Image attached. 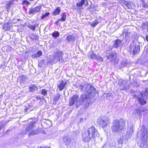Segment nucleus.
I'll list each match as a JSON object with an SVG mask.
<instances>
[{"mask_svg": "<svg viewBox=\"0 0 148 148\" xmlns=\"http://www.w3.org/2000/svg\"><path fill=\"white\" fill-rule=\"evenodd\" d=\"M78 97V95H75L72 97L69 100V106H71L76 102V107L78 108L84 103V108H88L90 103V101L89 99L87 98V96L85 95H82L80 96L79 99L77 101Z\"/></svg>", "mask_w": 148, "mask_h": 148, "instance_id": "1", "label": "nucleus"}, {"mask_svg": "<svg viewBox=\"0 0 148 148\" xmlns=\"http://www.w3.org/2000/svg\"><path fill=\"white\" fill-rule=\"evenodd\" d=\"M79 87L81 90L86 93V94L83 95H86L90 101V99L95 97L97 93L95 88L90 84L81 83L79 85Z\"/></svg>", "mask_w": 148, "mask_h": 148, "instance_id": "2", "label": "nucleus"}, {"mask_svg": "<svg viewBox=\"0 0 148 148\" xmlns=\"http://www.w3.org/2000/svg\"><path fill=\"white\" fill-rule=\"evenodd\" d=\"M97 130L93 126L86 130L82 134V140L85 142H88L92 138H94L98 135Z\"/></svg>", "mask_w": 148, "mask_h": 148, "instance_id": "3", "label": "nucleus"}, {"mask_svg": "<svg viewBox=\"0 0 148 148\" xmlns=\"http://www.w3.org/2000/svg\"><path fill=\"white\" fill-rule=\"evenodd\" d=\"M140 136V137L138 138V145L141 148H146L147 147V130L144 125H143L141 127Z\"/></svg>", "mask_w": 148, "mask_h": 148, "instance_id": "4", "label": "nucleus"}, {"mask_svg": "<svg viewBox=\"0 0 148 148\" xmlns=\"http://www.w3.org/2000/svg\"><path fill=\"white\" fill-rule=\"evenodd\" d=\"M63 54L62 51H58L54 53L53 56L50 57L47 59L48 63L51 64L52 63H56L58 62L63 60L62 57Z\"/></svg>", "mask_w": 148, "mask_h": 148, "instance_id": "5", "label": "nucleus"}, {"mask_svg": "<svg viewBox=\"0 0 148 148\" xmlns=\"http://www.w3.org/2000/svg\"><path fill=\"white\" fill-rule=\"evenodd\" d=\"M124 124H121L117 119L113 120L112 122L111 128L114 133H119L123 129Z\"/></svg>", "mask_w": 148, "mask_h": 148, "instance_id": "6", "label": "nucleus"}, {"mask_svg": "<svg viewBox=\"0 0 148 148\" xmlns=\"http://www.w3.org/2000/svg\"><path fill=\"white\" fill-rule=\"evenodd\" d=\"M97 123L102 128H105L107 127L110 123L109 118L108 116H102L97 120Z\"/></svg>", "mask_w": 148, "mask_h": 148, "instance_id": "7", "label": "nucleus"}, {"mask_svg": "<svg viewBox=\"0 0 148 148\" xmlns=\"http://www.w3.org/2000/svg\"><path fill=\"white\" fill-rule=\"evenodd\" d=\"M106 58L110 62H112L115 64H117L119 61L117 53L116 52H111L109 53L106 54Z\"/></svg>", "mask_w": 148, "mask_h": 148, "instance_id": "8", "label": "nucleus"}, {"mask_svg": "<svg viewBox=\"0 0 148 148\" xmlns=\"http://www.w3.org/2000/svg\"><path fill=\"white\" fill-rule=\"evenodd\" d=\"M141 97L138 98V100L140 104L143 105L145 104L147 102L145 100L148 99V88L145 89V91L141 93Z\"/></svg>", "mask_w": 148, "mask_h": 148, "instance_id": "9", "label": "nucleus"}, {"mask_svg": "<svg viewBox=\"0 0 148 148\" xmlns=\"http://www.w3.org/2000/svg\"><path fill=\"white\" fill-rule=\"evenodd\" d=\"M35 122L34 121H31L30 123L25 127V131L21 132V134L23 135H24L27 133L30 130H32L35 127Z\"/></svg>", "mask_w": 148, "mask_h": 148, "instance_id": "10", "label": "nucleus"}, {"mask_svg": "<svg viewBox=\"0 0 148 148\" xmlns=\"http://www.w3.org/2000/svg\"><path fill=\"white\" fill-rule=\"evenodd\" d=\"M128 138H127V137L124 135L118 138V142L119 145V147L121 148L122 147L124 142L125 143L128 142Z\"/></svg>", "mask_w": 148, "mask_h": 148, "instance_id": "11", "label": "nucleus"}, {"mask_svg": "<svg viewBox=\"0 0 148 148\" xmlns=\"http://www.w3.org/2000/svg\"><path fill=\"white\" fill-rule=\"evenodd\" d=\"M134 132L133 126L132 125H129L127 129V131L126 133V135H125L126 137L127 138H130L132 135L133 133Z\"/></svg>", "mask_w": 148, "mask_h": 148, "instance_id": "12", "label": "nucleus"}, {"mask_svg": "<svg viewBox=\"0 0 148 148\" xmlns=\"http://www.w3.org/2000/svg\"><path fill=\"white\" fill-rule=\"evenodd\" d=\"M144 112V110L142 108H138L134 110L132 113V115H135V116H138L140 117L142 116V113Z\"/></svg>", "mask_w": 148, "mask_h": 148, "instance_id": "13", "label": "nucleus"}, {"mask_svg": "<svg viewBox=\"0 0 148 148\" xmlns=\"http://www.w3.org/2000/svg\"><path fill=\"white\" fill-rule=\"evenodd\" d=\"M121 3L124 4L127 8L129 9H133L134 7V4L132 2H128L124 0H122L121 1Z\"/></svg>", "mask_w": 148, "mask_h": 148, "instance_id": "14", "label": "nucleus"}, {"mask_svg": "<svg viewBox=\"0 0 148 148\" xmlns=\"http://www.w3.org/2000/svg\"><path fill=\"white\" fill-rule=\"evenodd\" d=\"M62 140L64 144L67 146L69 145L71 142V137L67 136H65L63 138Z\"/></svg>", "mask_w": 148, "mask_h": 148, "instance_id": "15", "label": "nucleus"}, {"mask_svg": "<svg viewBox=\"0 0 148 148\" xmlns=\"http://www.w3.org/2000/svg\"><path fill=\"white\" fill-rule=\"evenodd\" d=\"M140 42L137 41L136 43L135 46L133 48V54L134 55L136 54L140 50Z\"/></svg>", "mask_w": 148, "mask_h": 148, "instance_id": "16", "label": "nucleus"}, {"mask_svg": "<svg viewBox=\"0 0 148 148\" xmlns=\"http://www.w3.org/2000/svg\"><path fill=\"white\" fill-rule=\"evenodd\" d=\"M41 6L40 5L30 9L29 11V14H34L35 13L39 12L41 8Z\"/></svg>", "mask_w": 148, "mask_h": 148, "instance_id": "17", "label": "nucleus"}, {"mask_svg": "<svg viewBox=\"0 0 148 148\" xmlns=\"http://www.w3.org/2000/svg\"><path fill=\"white\" fill-rule=\"evenodd\" d=\"M113 47L115 48H117L120 47L121 45L122 40L119 39H117L114 41Z\"/></svg>", "mask_w": 148, "mask_h": 148, "instance_id": "18", "label": "nucleus"}, {"mask_svg": "<svg viewBox=\"0 0 148 148\" xmlns=\"http://www.w3.org/2000/svg\"><path fill=\"white\" fill-rule=\"evenodd\" d=\"M34 109V106L29 104L28 105L25 107L24 112L25 114H27L31 111L33 110Z\"/></svg>", "mask_w": 148, "mask_h": 148, "instance_id": "19", "label": "nucleus"}, {"mask_svg": "<svg viewBox=\"0 0 148 148\" xmlns=\"http://www.w3.org/2000/svg\"><path fill=\"white\" fill-rule=\"evenodd\" d=\"M15 0H10L5 5V8L6 10L8 11L10 8L11 7L14 5V2Z\"/></svg>", "mask_w": 148, "mask_h": 148, "instance_id": "20", "label": "nucleus"}, {"mask_svg": "<svg viewBox=\"0 0 148 148\" xmlns=\"http://www.w3.org/2000/svg\"><path fill=\"white\" fill-rule=\"evenodd\" d=\"M11 26V23L8 21L4 24L3 27V29L5 31L9 30Z\"/></svg>", "mask_w": 148, "mask_h": 148, "instance_id": "21", "label": "nucleus"}, {"mask_svg": "<svg viewBox=\"0 0 148 148\" xmlns=\"http://www.w3.org/2000/svg\"><path fill=\"white\" fill-rule=\"evenodd\" d=\"M66 84V82L62 80L60 84H59L58 86V87L59 88V90L60 91L62 90L65 88V86Z\"/></svg>", "mask_w": 148, "mask_h": 148, "instance_id": "22", "label": "nucleus"}, {"mask_svg": "<svg viewBox=\"0 0 148 148\" xmlns=\"http://www.w3.org/2000/svg\"><path fill=\"white\" fill-rule=\"evenodd\" d=\"M86 1V2L87 5H88V2L87 0H81L80 1L76 3V5L78 7H82Z\"/></svg>", "mask_w": 148, "mask_h": 148, "instance_id": "23", "label": "nucleus"}, {"mask_svg": "<svg viewBox=\"0 0 148 148\" xmlns=\"http://www.w3.org/2000/svg\"><path fill=\"white\" fill-rule=\"evenodd\" d=\"M42 55V53L41 50L38 51L37 53L32 55V57L33 58H37L40 56Z\"/></svg>", "mask_w": 148, "mask_h": 148, "instance_id": "24", "label": "nucleus"}, {"mask_svg": "<svg viewBox=\"0 0 148 148\" xmlns=\"http://www.w3.org/2000/svg\"><path fill=\"white\" fill-rule=\"evenodd\" d=\"M29 91L31 92H33L35 91H36L38 88L35 84H32L29 87Z\"/></svg>", "mask_w": 148, "mask_h": 148, "instance_id": "25", "label": "nucleus"}, {"mask_svg": "<svg viewBox=\"0 0 148 148\" xmlns=\"http://www.w3.org/2000/svg\"><path fill=\"white\" fill-rule=\"evenodd\" d=\"M66 39L69 42H73L75 40V38L73 35H69L67 36Z\"/></svg>", "mask_w": 148, "mask_h": 148, "instance_id": "26", "label": "nucleus"}, {"mask_svg": "<svg viewBox=\"0 0 148 148\" xmlns=\"http://www.w3.org/2000/svg\"><path fill=\"white\" fill-rule=\"evenodd\" d=\"M61 12L60 8L59 7L56 8L54 10V12H53V15L54 16H56L58 15Z\"/></svg>", "mask_w": 148, "mask_h": 148, "instance_id": "27", "label": "nucleus"}, {"mask_svg": "<svg viewBox=\"0 0 148 148\" xmlns=\"http://www.w3.org/2000/svg\"><path fill=\"white\" fill-rule=\"evenodd\" d=\"M38 24L36 23L34 25H29L28 26V27L29 28L33 30V31H34L36 27H38Z\"/></svg>", "mask_w": 148, "mask_h": 148, "instance_id": "28", "label": "nucleus"}, {"mask_svg": "<svg viewBox=\"0 0 148 148\" xmlns=\"http://www.w3.org/2000/svg\"><path fill=\"white\" fill-rule=\"evenodd\" d=\"M27 78V76L24 75H22L20 77V82L21 83H24L25 82Z\"/></svg>", "mask_w": 148, "mask_h": 148, "instance_id": "29", "label": "nucleus"}, {"mask_svg": "<svg viewBox=\"0 0 148 148\" xmlns=\"http://www.w3.org/2000/svg\"><path fill=\"white\" fill-rule=\"evenodd\" d=\"M62 17L60 19H59V21H65L66 18V15L65 13H64L62 14Z\"/></svg>", "mask_w": 148, "mask_h": 148, "instance_id": "30", "label": "nucleus"}, {"mask_svg": "<svg viewBox=\"0 0 148 148\" xmlns=\"http://www.w3.org/2000/svg\"><path fill=\"white\" fill-rule=\"evenodd\" d=\"M52 36L55 38H56L60 36V34L58 31H55L51 34Z\"/></svg>", "mask_w": 148, "mask_h": 148, "instance_id": "31", "label": "nucleus"}, {"mask_svg": "<svg viewBox=\"0 0 148 148\" xmlns=\"http://www.w3.org/2000/svg\"><path fill=\"white\" fill-rule=\"evenodd\" d=\"M48 90L46 89H44L41 90L40 91L41 94L45 96L47 94Z\"/></svg>", "mask_w": 148, "mask_h": 148, "instance_id": "32", "label": "nucleus"}, {"mask_svg": "<svg viewBox=\"0 0 148 148\" xmlns=\"http://www.w3.org/2000/svg\"><path fill=\"white\" fill-rule=\"evenodd\" d=\"M38 131L37 130H33L32 132H30L28 134V136L30 137L32 136L36 135L37 134Z\"/></svg>", "mask_w": 148, "mask_h": 148, "instance_id": "33", "label": "nucleus"}, {"mask_svg": "<svg viewBox=\"0 0 148 148\" xmlns=\"http://www.w3.org/2000/svg\"><path fill=\"white\" fill-rule=\"evenodd\" d=\"M38 99L39 98H38L37 97H34L31 102L29 104L31 105H32L33 106H34V105L36 104L35 101H37L38 100Z\"/></svg>", "mask_w": 148, "mask_h": 148, "instance_id": "34", "label": "nucleus"}, {"mask_svg": "<svg viewBox=\"0 0 148 148\" xmlns=\"http://www.w3.org/2000/svg\"><path fill=\"white\" fill-rule=\"evenodd\" d=\"M30 37L32 40H37L38 38V35L34 34H32Z\"/></svg>", "mask_w": 148, "mask_h": 148, "instance_id": "35", "label": "nucleus"}, {"mask_svg": "<svg viewBox=\"0 0 148 148\" xmlns=\"http://www.w3.org/2000/svg\"><path fill=\"white\" fill-rule=\"evenodd\" d=\"M37 97L38 99V100L37 101H35V103L36 105H38V102H39L40 104H42L43 103L42 102V103H41V102H42L43 99L40 98V97L39 96H37L36 97Z\"/></svg>", "mask_w": 148, "mask_h": 148, "instance_id": "36", "label": "nucleus"}, {"mask_svg": "<svg viewBox=\"0 0 148 148\" xmlns=\"http://www.w3.org/2000/svg\"><path fill=\"white\" fill-rule=\"evenodd\" d=\"M96 56V55L92 51L90 53V57L91 59H95Z\"/></svg>", "mask_w": 148, "mask_h": 148, "instance_id": "37", "label": "nucleus"}, {"mask_svg": "<svg viewBox=\"0 0 148 148\" xmlns=\"http://www.w3.org/2000/svg\"><path fill=\"white\" fill-rule=\"evenodd\" d=\"M60 94H57L54 97L53 99L54 101H57L60 98Z\"/></svg>", "mask_w": 148, "mask_h": 148, "instance_id": "38", "label": "nucleus"}, {"mask_svg": "<svg viewBox=\"0 0 148 148\" xmlns=\"http://www.w3.org/2000/svg\"><path fill=\"white\" fill-rule=\"evenodd\" d=\"M6 125V123H0V131H1L3 128H4Z\"/></svg>", "mask_w": 148, "mask_h": 148, "instance_id": "39", "label": "nucleus"}, {"mask_svg": "<svg viewBox=\"0 0 148 148\" xmlns=\"http://www.w3.org/2000/svg\"><path fill=\"white\" fill-rule=\"evenodd\" d=\"M95 60L99 61L101 62L103 61V59L102 57H101L97 55L96 56L95 59Z\"/></svg>", "mask_w": 148, "mask_h": 148, "instance_id": "40", "label": "nucleus"}, {"mask_svg": "<svg viewBox=\"0 0 148 148\" xmlns=\"http://www.w3.org/2000/svg\"><path fill=\"white\" fill-rule=\"evenodd\" d=\"M99 23V22L95 20L93 21L91 24V25L93 27H95Z\"/></svg>", "mask_w": 148, "mask_h": 148, "instance_id": "41", "label": "nucleus"}, {"mask_svg": "<svg viewBox=\"0 0 148 148\" xmlns=\"http://www.w3.org/2000/svg\"><path fill=\"white\" fill-rule=\"evenodd\" d=\"M30 3L29 1L26 0H23L22 3V4L23 5H30Z\"/></svg>", "mask_w": 148, "mask_h": 148, "instance_id": "42", "label": "nucleus"}, {"mask_svg": "<svg viewBox=\"0 0 148 148\" xmlns=\"http://www.w3.org/2000/svg\"><path fill=\"white\" fill-rule=\"evenodd\" d=\"M143 26L145 28H147V32H148V22L144 23Z\"/></svg>", "mask_w": 148, "mask_h": 148, "instance_id": "43", "label": "nucleus"}, {"mask_svg": "<svg viewBox=\"0 0 148 148\" xmlns=\"http://www.w3.org/2000/svg\"><path fill=\"white\" fill-rule=\"evenodd\" d=\"M20 20V19H17V20L16 21L15 19H14L12 21V22L13 23H16L17 21H19Z\"/></svg>", "mask_w": 148, "mask_h": 148, "instance_id": "44", "label": "nucleus"}, {"mask_svg": "<svg viewBox=\"0 0 148 148\" xmlns=\"http://www.w3.org/2000/svg\"><path fill=\"white\" fill-rule=\"evenodd\" d=\"M130 34V32H125V35L126 36H129Z\"/></svg>", "mask_w": 148, "mask_h": 148, "instance_id": "45", "label": "nucleus"}, {"mask_svg": "<svg viewBox=\"0 0 148 148\" xmlns=\"http://www.w3.org/2000/svg\"><path fill=\"white\" fill-rule=\"evenodd\" d=\"M113 45L112 46H110L108 47V49L109 50H112L113 48Z\"/></svg>", "mask_w": 148, "mask_h": 148, "instance_id": "46", "label": "nucleus"}, {"mask_svg": "<svg viewBox=\"0 0 148 148\" xmlns=\"http://www.w3.org/2000/svg\"><path fill=\"white\" fill-rule=\"evenodd\" d=\"M46 15L45 14H43L42 16H41V19H44V18H45L46 17Z\"/></svg>", "mask_w": 148, "mask_h": 148, "instance_id": "47", "label": "nucleus"}, {"mask_svg": "<svg viewBox=\"0 0 148 148\" xmlns=\"http://www.w3.org/2000/svg\"><path fill=\"white\" fill-rule=\"evenodd\" d=\"M127 32L126 31L125 29H124L122 31V34H125V32Z\"/></svg>", "mask_w": 148, "mask_h": 148, "instance_id": "48", "label": "nucleus"}, {"mask_svg": "<svg viewBox=\"0 0 148 148\" xmlns=\"http://www.w3.org/2000/svg\"><path fill=\"white\" fill-rule=\"evenodd\" d=\"M60 21H59V20L57 21L56 22H55V24H56V25H58V24L59 22Z\"/></svg>", "mask_w": 148, "mask_h": 148, "instance_id": "49", "label": "nucleus"}, {"mask_svg": "<svg viewBox=\"0 0 148 148\" xmlns=\"http://www.w3.org/2000/svg\"><path fill=\"white\" fill-rule=\"evenodd\" d=\"M49 14V12H47L45 14L46 15V16H48Z\"/></svg>", "mask_w": 148, "mask_h": 148, "instance_id": "50", "label": "nucleus"}, {"mask_svg": "<svg viewBox=\"0 0 148 148\" xmlns=\"http://www.w3.org/2000/svg\"><path fill=\"white\" fill-rule=\"evenodd\" d=\"M146 39L147 41H148V35L146 37Z\"/></svg>", "mask_w": 148, "mask_h": 148, "instance_id": "51", "label": "nucleus"}, {"mask_svg": "<svg viewBox=\"0 0 148 148\" xmlns=\"http://www.w3.org/2000/svg\"><path fill=\"white\" fill-rule=\"evenodd\" d=\"M10 131V130H8L6 131V134H7V133H8V132L9 131Z\"/></svg>", "mask_w": 148, "mask_h": 148, "instance_id": "52", "label": "nucleus"}, {"mask_svg": "<svg viewBox=\"0 0 148 148\" xmlns=\"http://www.w3.org/2000/svg\"><path fill=\"white\" fill-rule=\"evenodd\" d=\"M132 46L131 45H130V50L131 49V51H132Z\"/></svg>", "mask_w": 148, "mask_h": 148, "instance_id": "53", "label": "nucleus"}, {"mask_svg": "<svg viewBox=\"0 0 148 148\" xmlns=\"http://www.w3.org/2000/svg\"><path fill=\"white\" fill-rule=\"evenodd\" d=\"M42 62L43 63H45V60H42Z\"/></svg>", "mask_w": 148, "mask_h": 148, "instance_id": "54", "label": "nucleus"}, {"mask_svg": "<svg viewBox=\"0 0 148 148\" xmlns=\"http://www.w3.org/2000/svg\"><path fill=\"white\" fill-rule=\"evenodd\" d=\"M83 119L82 118L80 119V122H82V121H83Z\"/></svg>", "mask_w": 148, "mask_h": 148, "instance_id": "55", "label": "nucleus"}, {"mask_svg": "<svg viewBox=\"0 0 148 148\" xmlns=\"http://www.w3.org/2000/svg\"><path fill=\"white\" fill-rule=\"evenodd\" d=\"M42 148H50V147H42Z\"/></svg>", "mask_w": 148, "mask_h": 148, "instance_id": "56", "label": "nucleus"}, {"mask_svg": "<svg viewBox=\"0 0 148 148\" xmlns=\"http://www.w3.org/2000/svg\"><path fill=\"white\" fill-rule=\"evenodd\" d=\"M1 12H0V18H1Z\"/></svg>", "mask_w": 148, "mask_h": 148, "instance_id": "57", "label": "nucleus"}, {"mask_svg": "<svg viewBox=\"0 0 148 148\" xmlns=\"http://www.w3.org/2000/svg\"><path fill=\"white\" fill-rule=\"evenodd\" d=\"M42 148V147H38V148Z\"/></svg>", "mask_w": 148, "mask_h": 148, "instance_id": "58", "label": "nucleus"}, {"mask_svg": "<svg viewBox=\"0 0 148 148\" xmlns=\"http://www.w3.org/2000/svg\"><path fill=\"white\" fill-rule=\"evenodd\" d=\"M104 145L103 146V147H102V148H103V147H104Z\"/></svg>", "mask_w": 148, "mask_h": 148, "instance_id": "59", "label": "nucleus"}, {"mask_svg": "<svg viewBox=\"0 0 148 148\" xmlns=\"http://www.w3.org/2000/svg\"><path fill=\"white\" fill-rule=\"evenodd\" d=\"M124 123H125V122H124V123H123V124H124Z\"/></svg>", "mask_w": 148, "mask_h": 148, "instance_id": "60", "label": "nucleus"}]
</instances>
